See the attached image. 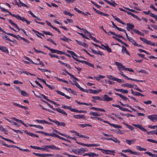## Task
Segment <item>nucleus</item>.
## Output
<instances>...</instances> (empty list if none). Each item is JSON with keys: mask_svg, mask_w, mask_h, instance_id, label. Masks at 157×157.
<instances>
[{"mask_svg": "<svg viewBox=\"0 0 157 157\" xmlns=\"http://www.w3.org/2000/svg\"><path fill=\"white\" fill-rule=\"evenodd\" d=\"M17 36H18L19 38H21V39L24 40L26 43H29V42L28 40H27L25 38H24L21 36L19 35H17Z\"/></svg>", "mask_w": 157, "mask_h": 157, "instance_id": "52", "label": "nucleus"}, {"mask_svg": "<svg viewBox=\"0 0 157 157\" xmlns=\"http://www.w3.org/2000/svg\"><path fill=\"white\" fill-rule=\"evenodd\" d=\"M100 145L98 144H87L86 147H97L100 146Z\"/></svg>", "mask_w": 157, "mask_h": 157, "instance_id": "35", "label": "nucleus"}, {"mask_svg": "<svg viewBox=\"0 0 157 157\" xmlns=\"http://www.w3.org/2000/svg\"><path fill=\"white\" fill-rule=\"evenodd\" d=\"M49 148L52 150H60L61 149V148L59 147H56V146L53 145H49Z\"/></svg>", "mask_w": 157, "mask_h": 157, "instance_id": "22", "label": "nucleus"}, {"mask_svg": "<svg viewBox=\"0 0 157 157\" xmlns=\"http://www.w3.org/2000/svg\"><path fill=\"white\" fill-rule=\"evenodd\" d=\"M62 108L64 109H67L70 110L71 111L72 107L71 106H67L62 105Z\"/></svg>", "mask_w": 157, "mask_h": 157, "instance_id": "46", "label": "nucleus"}, {"mask_svg": "<svg viewBox=\"0 0 157 157\" xmlns=\"http://www.w3.org/2000/svg\"><path fill=\"white\" fill-rule=\"evenodd\" d=\"M33 154L36 156L43 157V154L37 153L35 152H33Z\"/></svg>", "mask_w": 157, "mask_h": 157, "instance_id": "63", "label": "nucleus"}, {"mask_svg": "<svg viewBox=\"0 0 157 157\" xmlns=\"http://www.w3.org/2000/svg\"><path fill=\"white\" fill-rule=\"evenodd\" d=\"M109 33H110L111 34L114 35V36H117L119 38H121L122 39H123L124 40L125 39V38L123 37L121 35H118V34H116V33H115L114 32H112V31H109Z\"/></svg>", "mask_w": 157, "mask_h": 157, "instance_id": "17", "label": "nucleus"}, {"mask_svg": "<svg viewBox=\"0 0 157 157\" xmlns=\"http://www.w3.org/2000/svg\"><path fill=\"white\" fill-rule=\"evenodd\" d=\"M42 32L45 34L46 35H51L52 36H53V35L51 33L49 32H47L45 31H42Z\"/></svg>", "mask_w": 157, "mask_h": 157, "instance_id": "54", "label": "nucleus"}, {"mask_svg": "<svg viewBox=\"0 0 157 157\" xmlns=\"http://www.w3.org/2000/svg\"><path fill=\"white\" fill-rule=\"evenodd\" d=\"M63 38H60V40H63L64 41H66L67 42H68V40H69L70 41L71 40L69 39L68 38L66 37L65 36H63Z\"/></svg>", "mask_w": 157, "mask_h": 157, "instance_id": "51", "label": "nucleus"}, {"mask_svg": "<svg viewBox=\"0 0 157 157\" xmlns=\"http://www.w3.org/2000/svg\"><path fill=\"white\" fill-rule=\"evenodd\" d=\"M51 52L52 53H57L58 54H65V52H62L61 51H60L58 50H56L54 49H52L51 50Z\"/></svg>", "mask_w": 157, "mask_h": 157, "instance_id": "15", "label": "nucleus"}, {"mask_svg": "<svg viewBox=\"0 0 157 157\" xmlns=\"http://www.w3.org/2000/svg\"><path fill=\"white\" fill-rule=\"evenodd\" d=\"M147 118L152 122L157 121V115L153 114L151 115H148Z\"/></svg>", "mask_w": 157, "mask_h": 157, "instance_id": "5", "label": "nucleus"}, {"mask_svg": "<svg viewBox=\"0 0 157 157\" xmlns=\"http://www.w3.org/2000/svg\"><path fill=\"white\" fill-rule=\"evenodd\" d=\"M112 141H114V142L116 143H120V142L118 140L117 138L114 137H113Z\"/></svg>", "mask_w": 157, "mask_h": 157, "instance_id": "59", "label": "nucleus"}, {"mask_svg": "<svg viewBox=\"0 0 157 157\" xmlns=\"http://www.w3.org/2000/svg\"><path fill=\"white\" fill-rule=\"evenodd\" d=\"M0 50L6 53H8L9 52L7 48L6 47L0 46Z\"/></svg>", "mask_w": 157, "mask_h": 157, "instance_id": "19", "label": "nucleus"}, {"mask_svg": "<svg viewBox=\"0 0 157 157\" xmlns=\"http://www.w3.org/2000/svg\"><path fill=\"white\" fill-rule=\"evenodd\" d=\"M101 46H103L106 50L108 52H112V50L110 48L108 45H104L103 44H101Z\"/></svg>", "mask_w": 157, "mask_h": 157, "instance_id": "25", "label": "nucleus"}, {"mask_svg": "<svg viewBox=\"0 0 157 157\" xmlns=\"http://www.w3.org/2000/svg\"><path fill=\"white\" fill-rule=\"evenodd\" d=\"M115 94L119 96L122 99H123L124 100L129 101V100L128 98L123 95L121 94H119L116 93Z\"/></svg>", "mask_w": 157, "mask_h": 157, "instance_id": "21", "label": "nucleus"}, {"mask_svg": "<svg viewBox=\"0 0 157 157\" xmlns=\"http://www.w3.org/2000/svg\"><path fill=\"white\" fill-rule=\"evenodd\" d=\"M107 77L110 79L112 80L113 81H115L116 78L113 77L112 75H108L107 76Z\"/></svg>", "mask_w": 157, "mask_h": 157, "instance_id": "58", "label": "nucleus"}, {"mask_svg": "<svg viewBox=\"0 0 157 157\" xmlns=\"http://www.w3.org/2000/svg\"><path fill=\"white\" fill-rule=\"evenodd\" d=\"M21 94L24 96H26L28 95V94L24 91H21Z\"/></svg>", "mask_w": 157, "mask_h": 157, "instance_id": "56", "label": "nucleus"}, {"mask_svg": "<svg viewBox=\"0 0 157 157\" xmlns=\"http://www.w3.org/2000/svg\"><path fill=\"white\" fill-rule=\"evenodd\" d=\"M88 90V91H89V92L90 93L93 94H98L99 92L101 91V89H98L96 90H94L91 89H89L88 90Z\"/></svg>", "mask_w": 157, "mask_h": 157, "instance_id": "10", "label": "nucleus"}, {"mask_svg": "<svg viewBox=\"0 0 157 157\" xmlns=\"http://www.w3.org/2000/svg\"><path fill=\"white\" fill-rule=\"evenodd\" d=\"M56 124L59 126H63L65 127L66 124L64 122H60L58 121H56L55 123Z\"/></svg>", "mask_w": 157, "mask_h": 157, "instance_id": "28", "label": "nucleus"}, {"mask_svg": "<svg viewBox=\"0 0 157 157\" xmlns=\"http://www.w3.org/2000/svg\"><path fill=\"white\" fill-rule=\"evenodd\" d=\"M136 141V139H133V140H126V142L129 145H131L133 143V142H135Z\"/></svg>", "mask_w": 157, "mask_h": 157, "instance_id": "34", "label": "nucleus"}, {"mask_svg": "<svg viewBox=\"0 0 157 157\" xmlns=\"http://www.w3.org/2000/svg\"><path fill=\"white\" fill-rule=\"evenodd\" d=\"M41 81L43 82L47 87H48L51 90H53V89H54L55 88L53 86H51L47 83L46 81L44 79H42Z\"/></svg>", "mask_w": 157, "mask_h": 157, "instance_id": "24", "label": "nucleus"}, {"mask_svg": "<svg viewBox=\"0 0 157 157\" xmlns=\"http://www.w3.org/2000/svg\"><path fill=\"white\" fill-rule=\"evenodd\" d=\"M86 155L89 156V157H96L98 156L99 155L98 154H96L94 152H90L88 153H85L83 155V156H85Z\"/></svg>", "mask_w": 157, "mask_h": 157, "instance_id": "6", "label": "nucleus"}, {"mask_svg": "<svg viewBox=\"0 0 157 157\" xmlns=\"http://www.w3.org/2000/svg\"><path fill=\"white\" fill-rule=\"evenodd\" d=\"M73 117L76 119H84L85 118L84 115H73Z\"/></svg>", "mask_w": 157, "mask_h": 157, "instance_id": "20", "label": "nucleus"}, {"mask_svg": "<svg viewBox=\"0 0 157 157\" xmlns=\"http://www.w3.org/2000/svg\"><path fill=\"white\" fill-rule=\"evenodd\" d=\"M140 40L145 43L146 44H148L149 40H147L145 38H143L141 37H140Z\"/></svg>", "mask_w": 157, "mask_h": 157, "instance_id": "37", "label": "nucleus"}, {"mask_svg": "<svg viewBox=\"0 0 157 157\" xmlns=\"http://www.w3.org/2000/svg\"><path fill=\"white\" fill-rule=\"evenodd\" d=\"M136 148L137 150H138L140 151H145L146 150V148H142L140 146H137Z\"/></svg>", "mask_w": 157, "mask_h": 157, "instance_id": "43", "label": "nucleus"}, {"mask_svg": "<svg viewBox=\"0 0 157 157\" xmlns=\"http://www.w3.org/2000/svg\"><path fill=\"white\" fill-rule=\"evenodd\" d=\"M49 55L51 58L55 57L57 59H59V56L56 55L52 54L51 53H49Z\"/></svg>", "mask_w": 157, "mask_h": 157, "instance_id": "57", "label": "nucleus"}, {"mask_svg": "<svg viewBox=\"0 0 157 157\" xmlns=\"http://www.w3.org/2000/svg\"><path fill=\"white\" fill-rule=\"evenodd\" d=\"M50 136H51L54 137H56L59 138L60 136L58 135L55 133H50Z\"/></svg>", "mask_w": 157, "mask_h": 157, "instance_id": "55", "label": "nucleus"}, {"mask_svg": "<svg viewBox=\"0 0 157 157\" xmlns=\"http://www.w3.org/2000/svg\"><path fill=\"white\" fill-rule=\"evenodd\" d=\"M120 92H122L123 94H127L128 93V91L127 90H125L122 89H121Z\"/></svg>", "mask_w": 157, "mask_h": 157, "instance_id": "60", "label": "nucleus"}, {"mask_svg": "<svg viewBox=\"0 0 157 157\" xmlns=\"http://www.w3.org/2000/svg\"><path fill=\"white\" fill-rule=\"evenodd\" d=\"M80 126H81L82 128H84L85 127H86L87 126L88 127H92V126L88 124H79Z\"/></svg>", "mask_w": 157, "mask_h": 157, "instance_id": "38", "label": "nucleus"}, {"mask_svg": "<svg viewBox=\"0 0 157 157\" xmlns=\"http://www.w3.org/2000/svg\"><path fill=\"white\" fill-rule=\"evenodd\" d=\"M89 114L90 115H92L94 116H101L100 114H98L97 112H95L92 111L90 112Z\"/></svg>", "mask_w": 157, "mask_h": 157, "instance_id": "30", "label": "nucleus"}, {"mask_svg": "<svg viewBox=\"0 0 157 157\" xmlns=\"http://www.w3.org/2000/svg\"><path fill=\"white\" fill-rule=\"evenodd\" d=\"M8 21L12 25L14 26L16 29H18L19 31L20 30H21L26 36H28V35L26 34V31L24 29L22 28H19L18 27L17 24L13 22L11 19H9Z\"/></svg>", "mask_w": 157, "mask_h": 157, "instance_id": "2", "label": "nucleus"}, {"mask_svg": "<svg viewBox=\"0 0 157 157\" xmlns=\"http://www.w3.org/2000/svg\"><path fill=\"white\" fill-rule=\"evenodd\" d=\"M128 14L131 15L134 18H136L137 17V16H136L134 14L132 13L131 12H128Z\"/></svg>", "mask_w": 157, "mask_h": 157, "instance_id": "61", "label": "nucleus"}, {"mask_svg": "<svg viewBox=\"0 0 157 157\" xmlns=\"http://www.w3.org/2000/svg\"><path fill=\"white\" fill-rule=\"evenodd\" d=\"M71 83L72 84L76 86L77 88L79 89L81 91H82V92L87 93H88V90H87L84 89L82 87H81L77 82H75L74 83H72L71 82Z\"/></svg>", "mask_w": 157, "mask_h": 157, "instance_id": "4", "label": "nucleus"}, {"mask_svg": "<svg viewBox=\"0 0 157 157\" xmlns=\"http://www.w3.org/2000/svg\"><path fill=\"white\" fill-rule=\"evenodd\" d=\"M0 130L2 132H4L5 134H7V132H8V131L4 128L2 125H0Z\"/></svg>", "mask_w": 157, "mask_h": 157, "instance_id": "31", "label": "nucleus"}, {"mask_svg": "<svg viewBox=\"0 0 157 157\" xmlns=\"http://www.w3.org/2000/svg\"><path fill=\"white\" fill-rule=\"evenodd\" d=\"M64 137H66L67 138L72 139L75 141H77L75 137H70L67 134L65 135Z\"/></svg>", "mask_w": 157, "mask_h": 157, "instance_id": "45", "label": "nucleus"}, {"mask_svg": "<svg viewBox=\"0 0 157 157\" xmlns=\"http://www.w3.org/2000/svg\"><path fill=\"white\" fill-rule=\"evenodd\" d=\"M4 119H6L7 121H8L9 122H10V123H11L12 124V125L14 124V125H15L16 126L18 127H19L20 126V125L18 124L17 123H16V122H15L13 121H10L9 119H7V118H4Z\"/></svg>", "mask_w": 157, "mask_h": 157, "instance_id": "23", "label": "nucleus"}, {"mask_svg": "<svg viewBox=\"0 0 157 157\" xmlns=\"http://www.w3.org/2000/svg\"><path fill=\"white\" fill-rule=\"evenodd\" d=\"M16 18L17 19L20 20L22 21H25L26 22V23L28 25L30 24L31 23L30 21L26 20L25 18L24 17H21L18 14L17 15V16L16 17Z\"/></svg>", "mask_w": 157, "mask_h": 157, "instance_id": "7", "label": "nucleus"}, {"mask_svg": "<svg viewBox=\"0 0 157 157\" xmlns=\"http://www.w3.org/2000/svg\"><path fill=\"white\" fill-rule=\"evenodd\" d=\"M95 149H98L99 151H102V152L104 153H105L106 154H109L110 155L111 154V153H115V151L114 150H105L101 148H95Z\"/></svg>", "mask_w": 157, "mask_h": 157, "instance_id": "3", "label": "nucleus"}, {"mask_svg": "<svg viewBox=\"0 0 157 157\" xmlns=\"http://www.w3.org/2000/svg\"><path fill=\"white\" fill-rule=\"evenodd\" d=\"M67 52L70 53L72 56H75L76 57H77L78 56L77 55H76L75 53L73 51H71L70 50H67Z\"/></svg>", "mask_w": 157, "mask_h": 157, "instance_id": "40", "label": "nucleus"}, {"mask_svg": "<svg viewBox=\"0 0 157 157\" xmlns=\"http://www.w3.org/2000/svg\"><path fill=\"white\" fill-rule=\"evenodd\" d=\"M143 102L145 104L149 105L151 103L152 101L151 100H148L146 101H144Z\"/></svg>", "mask_w": 157, "mask_h": 157, "instance_id": "62", "label": "nucleus"}, {"mask_svg": "<svg viewBox=\"0 0 157 157\" xmlns=\"http://www.w3.org/2000/svg\"><path fill=\"white\" fill-rule=\"evenodd\" d=\"M90 109H94L96 111H102L104 112H105V110L104 109H103L97 108L94 107L90 108Z\"/></svg>", "mask_w": 157, "mask_h": 157, "instance_id": "27", "label": "nucleus"}, {"mask_svg": "<svg viewBox=\"0 0 157 157\" xmlns=\"http://www.w3.org/2000/svg\"><path fill=\"white\" fill-rule=\"evenodd\" d=\"M75 41L78 44L80 45L85 48H87L88 47L87 44L85 43L82 42L81 41H78L77 40H76Z\"/></svg>", "mask_w": 157, "mask_h": 157, "instance_id": "13", "label": "nucleus"}, {"mask_svg": "<svg viewBox=\"0 0 157 157\" xmlns=\"http://www.w3.org/2000/svg\"><path fill=\"white\" fill-rule=\"evenodd\" d=\"M103 101H109L113 100L112 98L109 97L107 95L105 94L104 96Z\"/></svg>", "mask_w": 157, "mask_h": 157, "instance_id": "11", "label": "nucleus"}, {"mask_svg": "<svg viewBox=\"0 0 157 157\" xmlns=\"http://www.w3.org/2000/svg\"><path fill=\"white\" fill-rule=\"evenodd\" d=\"M121 86L123 87H126L130 88H132L134 87V85L128 83L122 84Z\"/></svg>", "mask_w": 157, "mask_h": 157, "instance_id": "16", "label": "nucleus"}, {"mask_svg": "<svg viewBox=\"0 0 157 157\" xmlns=\"http://www.w3.org/2000/svg\"><path fill=\"white\" fill-rule=\"evenodd\" d=\"M128 40L130 41L131 43H132L135 46L136 45V44L137 43L135 40H134L131 37H130L128 38Z\"/></svg>", "mask_w": 157, "mask_h": 157, "instance_id": "36", "label": "nucleus"}, {"mask_svg": "<svg viewBox=\"0 0 157 157\" xmlns=\"http://www.w3.org/2000/svg\"><path fill=\"white\" fill-rule=\"evenodd\" d=\"M78 150L79 151L80 154H82L83 153L88 151V150L86 148H84L82 147L80 149H79Z\"/></svg>", "mask_w": 157, "mask_h": 157, "instance_id": "14", "label": "nucleus"}, {"mask_svg": "<svg viewBox=\"0 0 157 157\" xmlns=\"http://www.w3.org/2000/svg\"><path fill=\"white\" fill-rule=\"evenodd\" d=\"M43 147V151H49V150H48V149L49 148V145H45L42 146Z\"/></svg>", "mask_w": 157, "mask_h": 157, "instance_id": "44", "label": "nucleus"}, {"mask_svg": "<svg viewBox=\"0 0 157 157\" xmlns=\"http://www.w3.org/2000/svg\"><path fill=\"white\" fill-rule=\"evenodd\" d=\"M114 19L117 21L119 22L120 23H121L123 25H125V24L123 22V21H122L121 20H120V19L118 18V17H115Z\"/></svg>", "mask_w": 157, "mask_h": 157, "instance_id": "41", "label": "nucleus"}, {"mask_svg": "<svg viewBox=\"0 0 157 157\" xmlns=\"http://www.w3.org/2000/svg\"><path fill=\"white\" fill-rule=\"evenodd\" d=\"M36 121L38 123H40V124H45L46 121L44 120H36Z\"/></svg>", "mask_w": 157, "mask_h": 157, "instance_id": "50", "label": "nucleus"}, {"mask_svg": "<svg viewBox=\"0 0 157 157\" xmlns=\"http://www.w3.org/2000/svg\"><path fill=\"white\" fill-rule=\"evenodd\" d=\"M112 37L114 39H115V40H116L117 41H118L119 42H120L122 44L124 45L126 47H128V44H126L125 43V42H124L121 39H119L118 38H117V37H115V36H113Z\"/></svg>", "mask_w": 157, "mask_h": 157, "instance_id": "12", "label": "nucleus"}, {"mask_svg": "<svg viewBox=\"0 0 157 157\" xmlns=\"http://www.w3.org/2000/svg\"><path fill=\"white\" fill-rule=\"evenodd\" d=\"M123 123L128 128L130 129L131 131L134 130V128L133 127L124 122H123Z\"/></svg>", "mask_w": 157, "mask_h": 157, "instance_id": "33", "label": "nucleus"}, {"mask_svg": "<svg viewBox=\"0 0 157 157\" xmlns=\"http://www.w3.org/2000/svg\"><path fill=\"white\" fill-rule=\"evenodd\" d=\"M144 154H148L152 157H157V155L156 154H152L151 152L148 151L145 152Z\"/></svg>", "mask_w": 157, "mask_h": 157, "instance_id": "32", "label": "nucleus"}, {"mask_svg": "<svg viewBox=\"0 0 157 157\" xmlns=\"http://www.w3.org/2000/svg\"><path fill=\"white\" fill-rule=\"evenodd\" d=\"M111 23H112V25L114 26L113 27H115V28L117 29V30L121 31H125V30L124 29H122L121 28H119L118 27H117V25L114 24V22L113 21H111Z\"/></svg>", "mask_w": 157, "mask_h": 157, "instance_id": "29", "label": "nucleus"}, {"mask_svg": "<svg viewBox=\"0 0 157 157\" xmlns=\"http://www.w3.org/2000/svg\"><path fill=\"white\" fill-rule=\"evenodd\" d=\"M122 52L124 54V52L126 51L127 49L124 46H122Z\"/></svg>", "mask_w": 157, "mask_h": 157, "instance_id": "64", "label": "nucleus"}, {"mask_svg": "<svg viewBox=\"0 0 157 157\" xmlns=\"http://www.w3.org/2000/svg\"><path fill=\"white\" fill-rule=\"evenodd\" d=\"M126 29L128 31H130V30H133L134 27V25L132 23H128L127 24Z\"/></svg>", "mask_w": 157, "mask_h": 157, "instance_id": "9", "label": "nucleus"}, {"mask_svg": "<svg viewBox=\"0 0 157 157\" xmlns=\"http://www.w3.org/2000/svg\"><path fill=\"white\" fill-rule=\"evenodd\" d=\"M123 106H126V107H129V108H130V109H131L134 112H137V110H136L135 109L133 108H132L131 107V106L129 105L128 104H124Z\"/></svg>", "mask_w": 157, "mask_h": 157, "instance_id": "39", "label": "nucleus"}, {"mask_svg": "<svg viewBox=\"0 0 157 157\" xmlns=\"http://www.w3.org/2000/svg\"><path fill=\"white\" fill-rule=\"evenodd\" d=\"M132 125L137 128H139L143 132H146L147 131V130L144 128L141 125L139 124H132Z\"/></svg>", "mask_w": 157, "mask_h": 157, "instance_id": "8", "label": "nucleus"}, {"mask_svg": "<svg viewBox=\"0 0 157 157\" xmlns=\"http://www.w3.org/2000/svg\"><path fill=\"white\" fill-rule=\"evenodd\" d=\"M92 98L95 100H97L101 101H103L102 99L99 96H93Z\"/></svg>", "mask_w": 157, "mask_h": 157, "instance_id": "49", "label": "nucleus"}, {"mask_svg": "<svg viewBox=\"0 0 157 157\" xmlns=\"http://www.w3.org/2000/svg\"><path fill=\"white\" fill-rule=\"evenodd\" d=\"M56 111H58L59 113L63 114L66 116H67V113L64 111L62 109H60L59 107L57 108Z\"/></svg>", "mask_w": 157, "mask_h": 157, "instance_id": "18", "label": "nucleus"}, {"mask_svg": "<svg viewBox=\"0 0 157 157\" xmlns=\"http://www.w3.org/2000/svg\"><path fill=\"white\" fill-rule=\"evenodd\" d=\"M78 149H72V152H74L76 154H80Z\"/></svg>", "mask_w": 157, "mask_h": 157, "instance_id": "47", "label": "nucleus"}, {"mask_svg": "<svg viewBox=\"0 0 157 157\" xmlns=\"http://www.w3.org/2000/svg\"><path fill=\"white\" fill-rule=\"evenodd\" d=\"M119 70L120 71V67L122 68V70L123 71H128L132 72H134V71L131 68H126L121 63L117 62H115Z\"/></svg>", "mask_w": 157, "mask_h": 157, "instance_id": "1", "label": "nucleus"}, {"mask_svg": "<svg viewBox=\"0 0 157 157\" xmlns=\"http://www.w3.org/2000/svg\"><path fill=\"white\" fill-rule=\"evenodd\" d=\"M24 132L25 133H26V134H28V135H29V136H30L32 137L34 136L35 134H34L32 133H31V132H29L26 130H25L24 131Z\"/></svg>", "mask_w": 157, "mask_h": 157, "instance_id": "42", "label": "nucleus"}, {"mask_svg": "<svg viewBox=\"0 0 157 157\" xmlns=\"http://www.w3.org/2000/svg\"><path fill=\"white\" fill-rule=\"evenodd\" d=\"M77 33L78 34H79V35H80L81 36H82V37L84 38H85V39H88V40H89L90 39L88 38V37H87V36H86L83 33Z\"/></svg>", "mask_w": 157, "mask_h": 157, "instance_id": "53", "label": "nucleus"}, {"mask_svg": "<svg viewBox=\"0 0 157 157\" xmlns=\"http://www.w3.org/2000/svg\"><path fill=\"white\" fill-rule=\"evenodd\" d=\"M55 78L58 81H62L63 82H65V83H68L67 81L65 80H63L62 79L59 78H58L57 77H55Z\"/></svg>", "mask_w": 157, "mask_h": 157, "instance_id": "48", "label": "nucleus"}, {"mask_svg": "<svg viewBox=\"0 0 157 157\" xmlns=\"http://www.w3.org/2000/svg\"><path fill=\"white\" fill-rule=\"evenodd\" d=\"M133 31L139 35H141L142 36H144V34L143 33H142L137 29H133Z\"/></svg>", "mask_w": 157, "mask_h": 157, "instance_id": "26", "label": "nucleus"}]
</instances>
